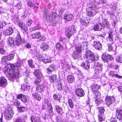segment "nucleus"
Listing matches in <instances>:
<instances>
[{
	"label": "nucleus",
	"mask_w": 122,
	"mask_h": 122,
	"mask_svg": "<svg viewBox=\"0 0 122 122\" xmlns=\"http://www.w3.org/2000/svg\"><path fill=\"white\" fill-rule=\"evenodd\" d=\"M22 61L20 58L18 60L16 65V67L13 64H9L3 69L5 73H7L12 78H17L20 76L19 70Z\"/></svg>",
	"instance_id": "f257e3e1"
},
{
	"label": "nucleus",
	"mask_w": 122,
	"mask_h": 122,
	"mask_svg": "<svg viewBox=\"0 0 122 122\" xmlns=\"http://www.w3.org/2000/svg\"><path fill=\"white\" fill-rule=\"evenodd\" d=\"M99 88L98 85L95 84H93L91 86V89L94 93L96 98L95 100L96 103L97 105H99L102 102V100L100 99L101 97V93L97 90Z\"/></svg>",
	"instance_id": "f03ea898"
},
{
	"label": "nucleus",
	"mask_w": 122,
	"mask_h": 122,
	"mask_svg": "<svg viewBox=\"0 0 122 122\" xmlns=\"http://www.w3.org/2000/svg\"><path fill=\"white\" fill-rule=\"evenodd\" d=\"M88 9L87 10V15L90 17L93 16L97 13L96 6L95 4L90 3L88 5Z\"/></svg>",
	"instance_id": "7ed1b4c3"
},
{
	"label": "nucleus",
	"mask_w": 122,
	"mask_h": 122,
	"mask_svg": "<svg viewBox=\"0 0 122 122\" xmlns=\"http://www.w3.org/2000/svg\"><path fill=\"white\" fill-rule=\"evenodd\" d=\"M76 26L73 25L69 27L66 31V36L70 38L73 33L76 32Z\"/></svg>",
	"instance_id": "20e7f679"
},
{
	"label": "nucleus",
	"mask_w": 122,
	"mask_h": 122,
	"mask_svg": "<svg viewBox=\"0 0 122 122\" xmlns=\"http://www.w3.org/2000/svg\"><path fill=\"white\" fill-rule=\"evenodd\" d=\"M5 117L8 120L11 119L13 116V113L12 108L9 107L5 111L4 113Z\"/></svg>",
	"instance_id": "39448f33"
},
{
	"label": "nucleus",
	"mask_w": 122,
	"mask_h": 122,
	"mask_svg": "<svg viewBox=\"0 0 122 122\" xmlns=\"http://www.w3.org/2000/svg\"><path fill=\"white\" fill-rule=\"evenodd\" d=\"M21 38L19 32L15 40L14 41L13 45L14 46H19L21 44Z\"/></svg>",
	"instance_id": "423d86ee"
},
{
	"label": "nucleus",
	"mask_w": 122,
	"mask_h": 122,
	"mask_svg": "<svg viewBox=\"0 0 122 122\" xmlns=\"http://www.w3.org/2000/svg\"><path fill=\"white\" fill-rule=\"evenodd\" d=\"M102 58L103 60L105 62H107L108 60H111L113 59V57L109 54H103L102 56Z\"/></svg>",
	"instance_id": "0eeeda50"
},
{
	"label": "nucleus",
	"mask_w": 122,
	"mask_h": 122,
	"mask_svg": "<svg viewBox=\"0 0 122 122\" xmlns=\"http://www.w3.org/2000/svg\"><path fill=\"white\" fill-rule=\"evenodd\" d=\"M84 57L86 58L88 61L91 59L92 62L94 61V60H96L98 58L97 57L95 58L93 54H85Z\"/></svg>",
	"instance_id": "6e6552de"
},
{
	"label": "nucleus",
	"mask_w": 122,
	"mask_h": 122,
	"mask_svg": "<svg viewBox=\"0 0 122 122\" xmlns=\"http://www.w3.org/2000/svg\"><path fill=\"white\" fill-rule=\"evenodd\" d=\"M109 34V38L108 40L112 42L114 41V40H116L117 39V37L116 35H115V36L113 34L112 32L111 31H110L108 32Z\"/></svg>",
	"instance_id": "1a4fd4ad"
},
{
	"label": "nucleus",
	"mask_w": 122,
	"mask_h": 122,
	"mask_svg": "<svg viewBox=\"0 0 122 122\" xmlns=\"http://www.w3.org/2000/svg\"><path fill=\"white\" fill-rule=\"evenodd\" d=\"M116 112L117 118L120 121L122 122V110L119 108H117Z\"/></svg>",
	"instance_id": "9d476101"
},
{
	"label": "nucleus",
	"mask_w": 122,
	"mask_h": 122,
	"mask_svg": "<svg viewBox=\"0 0 122 122\" xmlns=\"http://www.w3.org/2000/svg\"><path fill=\"white\" fill-rule=\"evenodd\" d=\"M7 80L4 77L0 78V86L4 87L7 85Z\"/></svg>",
	"instance_id": "9b49d317"
},
{
	"label": "nucleus",
	"mask_w": 122,
	"mask_h": 122,
	"mask_svg": "<svg viewBox=\"0 0 122 122\" xmlns=\"http://www.w3.org/2000/svg\"><path fill=\"white\" fill-rule=\"evenodd\" d=\"M56 67L55 65L53 64L51 65L47 69V73L49 74H51L52 72L55 70Z\"/></svg>",
	"instance_id": "f8f14e48"
},
{
	"label": "nucleus",
	"mask_w": 122,
	"mask_h": 122,
	"mask_svg": "<svg viewBox=\"0 0 122 122\" xmlns=\"http://www.w3.org/2000/svg\"><path fill=\"white\" fill-rule=\"evenodd\" d=\"M89 21V19L87 18H84L80 20L81 23L82 25H86Z\"/></svg>",
	"instance_id": "ddd939ff"
},
{
	"label": "nucleus",
	"mask_w": 122,
	"mask_h": 122,
	"mask_svg": "<svg viewBox=\"0 0 122 122\" xmlns=\"http://www.w3.org/2000/svg\"><path fill=\"white\" fill-rule=\"evenodd\" d=\"M114 100V98L113 97H107L105 100L106 102L107 105L111 104Z\"/></svg>",
	"instance_id": "4468645a"
},
{
	"label": "nucleus",
	"mask_w": 122,
	"mask_h": 122,
	"mask_svg": "<svg viewBox=\"0 0 122 122\" xmlns=\"http://www.w3.org/2000/svg\"><path fill=\"white\" fill-rule=\"evenodd\" d=\"M76 95L79 97H81L84 96V93L82 89H78L76 91Z\"/></svg>",
	"instance_id": "2eb2a0df"
},
{
	"label": "nucleus",
	"mask_w": 122,
	"mask_h": 122,
	"mask_svg": "<svg viewBox=\"0 0 122 122\" xmlns=\"http://www.w3.org/2000/svg\"><path fill=\"white\" fill-rule=\"evenodd\" d=\"M101 24V27L103 29H104L105 27H106L108 28L110 26L109 23L108 21L107 20L104 19L102 22Z\"/></svg>",
	"instance_id": "dca6fc26"
},
{
	"label": "nucleus",
	"mask_w": 122,
	"mask_h": 122,
	"mask_svg": "<svg viewBox=\"0 0 122 122\" xmlns=\"http://www.w3.org/2000/svg\"><path fill=\"white\" fill-rule=\"evenodd\" d=\"M45 88V87L43 85H41L36 86V90L37 92L41 93L44 91Z\"/></svg>",
	"instance_id": "f3484780"
},
{
	"label": "nucleus",
	"mask_w": 122,
	"mask_h": 122,
	"mask_svg": "<svg viewBox=\"0 0 122 122\" xmlns=\"http://www.w3.org/2000/svg\"><path fill=\"white\" fill-rule=\"evenodd\" d=\"M94 46L96 49L99 50L102 48L101 44L98 41H95L94 42Z\"/></svg>",
	"instance_id": "a211bd4d"
},
{
	"label": "nucleus",
	"mask_w": 122,
	"mask_h": 122,
	"mask_svg": "<svg viewBox=\"0 0 122 122\" xmlns=\"http://www.w3.org/2000/svg\"><path fill=\"white\" fill-rule=\"evenodd\" d=\"M13 30L12 27H10L7 30L4 31V34L5 35H10L12 34Z\"/></svg>",
	"instance_id": "6ab92c4d"
},
{
	"label": "nucleus",
	"mask_w": 122,
	"mask_h": 122,
	"mask_svg": "<svg viewBox=\"0 0 122 122\" xmlns=\"http://www.w3.org/2000/svg\"><path fill=\"white\" fill-rule=\"evenodd\" d=\"M17 98L18 99H21V101L24 102H26L27 100L26 96L22 94H20L17 95Z\"/></svg>",
	"instance_id": "aec40b11"
},
{
	"label": "nucleus",
	"mask_w": 122,
	"mask_h": 122,
	"mask_svg": "<svg viewBox=\"0 0 122 122\" xmlns=\"http://www.w3.org/2000/svg\"><path fill=\"white\" fill-rule=\"evenodd\" d=\"M57 76L56 75H53L49 76V79L51 83L55 82L56 80Z\"/></svg>",
	"instance_id": "412c9836"
},
{
	"label": "nucleus",
	"mask_w": 122,
	"mask_h": 122,
	"mask_svg": "<svg viewBox=\"0 0 122 122\" xmlns=\"http://www.w3.org/2000/svg\"><path fill=\"white\" fill-rule=\"evenodd\" d=\"M55 107L56 111L58 113L61 115L63 113V109L61 107L57 105H56Z\"/></svg>",
	"instance_id": "4be33fe9"
},
{
	"label": "nucleus",
	"mask_w": 122,
	"mask_h": 122,
	"mask_svg": "<svg viewBox=\"0 0 122 122\" xmlns=\"http://www.w3.org/2000/svg\"><path fill=\"white\" fill-rule=\"evenodd\" d=\"M30 86L28 83L26 84H24L21 86V89L22 91L26 90V91H29L30 89Z\"/></svg>",
	"instance_id": "5701e85b"
},
{
	"label": "nucleus",
	"mask_w": 122,
	"mask_h": 122,
	"mask_svg": "<svg viewBox=\"0 0 122 122\" xmlns=\"http://www.w3.org/2000/svg\"><path fill=\"white\" fill-rule=\"evenodd\" d=\"M101 26V23L96 24L93 26V29L95 31L100 30L102 29Z\"/></svg>",
	"instance_id": "b1692460"
},
{
	"label": "nucleus",
	"mask_w": 122,
	"mask_h": 122,
	"mask_svg": "<svg viewBox=\"0 0 122 122\" xmlns=\"http://www.w3.org/2000/svg\"><path fill=\"white\" fill-rule=\"evenodd\" d=\"M31 120L32 122H39L40 121V117L39 116H31Z\"/></svg>",
	"instance_id": "393cba45"
},
{
	"label": "nucleus",
	"mask_w": 122,
	"mask_h": 122,
	"mask_svg": "<svg viewBox=\"0 0 122 122\" xmlns=\"http://www.w3.org/2000/svg\"><path fill=\"white\" fill-rule=\"evenodd\" d=\"M88 61L84 62L81 65V66L86 70L88 69L90 67V64Z\"/></svg>",
	"instance_id": "a878e982"
},
{
	"label": "nucleus",
	"mask_w": 122,
	"mask_h": 122,
	"mask_svg": "<svg viewBox=\"0 0 122 122\" xmlns=\"http://www.w3.org/2000/svg\"><path fill=\"white\" fill-rule=\"evenodd\" d=\"M19 25L21 29L26 31L28 30L27 27L25 24L21 22L19 23Z\"/></svg>",
	"instance_id": "bb28decb"
},
{
	"label": "nucleus",
	"mask_w": 122,
	"mask_h": 122,
	"mask_svg": "<svg viewBox=\"0 0 122 122\" xmlns=\"http://www.w3.org/2000/svg\"><path fill=\"white\" fill-rule=\"evenodd\" d=\"M73 18V16L71 14H67L64 16V19L67 21H71Z\"/></svg>",
	"instance_id": "cd10ccee"
},
{
	"label": "nucleus",
	"mask_w": 122,
	"mask_h": 122,
	"mask_svg": "<svg viewBox=\"0 0 122 122\" xmlns=\"http://www.w3.org/2000/svg\"><path fill=\"white\" fill-rule=\"evenodd\" d=\"M60 62L61 63V65L63 68H66L67 70H70V66L68 64H65L64 63L65 62L61 60L60 61Z\"/></svg>",
	"instance_id": "c85d7f7f"
},
{
	"label": "nucleus",
	"mask_w": 122,
	"mask_h": 122,
	"mask_svg": "<svg viewBox=\"0 0 122 122\" xmlns=\"http://www.w3.org/2000/svg\"><path fill=\"white\" fill-rule=\"evenodd\" d=\"M80 47L81 48H83V49L84 48L86 50H87L88 48V42H82L81 44Z\"/></svg>",
	"instance_id": "c756f323"
},
{
	"label": "nucleus",
	"mask_w": 122,
	"mask_h": 122,
	"mask_svg": "<svg viewBox=\"0 0 122 122\" xmlns=\"http://www.w3.org/2000/svg\"><path fill=\"white\" fill-rule=\"evenodd\" d=\"M33 97L38 101H40L41 99V96L38 93L34 92L32 94Z\"/></svg>",
	"instance_id": "7c9ffc66"
},
{
	"label": "nucleus",
	"mask_w": 122,
	"mask_h": 122,
	"mask_svg": "<svg viewBox=\"0 0 122 122\" xmlns=\"http://www.w3.org/2000/svg\"><path fill=\"white\" fill-rule=\"evenodd\" d=\"M41 36V35L40 32H36L35 34H32L31 35V38L32 39L38 38Z\"/></svg>",
	"instance_id": "2f4dec72"
},
{
	"label": "nucleus",
	"mask_w": 122,
	"mask_h": 122,
	"mask_svg": "<svg viewBox=\"0 0 122 122\" xmlns=\"http://www.w3.org/2000/svg\"><path fill=\"white\" fill-rule=\"evenodd\" d=\"M109 74L112 77H115L118 78H122V76H120L118 74H115L114 72L113 71H110Z\"/></svg>",
	"instance_id": "473e14b6"
},
{
	"label": "nucleus",
	"mask_w": 122,
	"mask_h": 122,
	"mask_svg": "<svg viewBox=\"0 0 122 122\" xmlns=\"http://www.w3.org/2000/svg\"><path fill=\"white\" fill-rule=\"evenodd\" d=\"M34 74L38 78H39L41 76V73L39 70H35Z\"/></svg>",
	"instance_id": "72a5a7b5"
},
{
	"label": "nucleus",
	"mask_w": 122,
	"mask_h": 122,
	"mask_svg": "<svg viewBox=\"0 0 122 122\" xmlns=\"http://www.w3.org/2000/svg\"><path fill=\"white\" fill-rule=\"evenodd\" d=\"M8 45L9 46H12L13 45L14 41L13 40V38L12 37H10L8 39L7 41Z\"/></svg>",
	"instance_id": "f704fd0d"
},
{
	"label": "nucleus",
	"mask_w": 122,
	"mask_h": 122,
	"mask_svg": "<svg viewBox=\"0 0 122 122\" xmlns=\"http://www.w3.org/2000/svg\"><path fill=\"white\" fill-rule=\"evenodd\" d=\"M41 48L44 51L47 50L48 48V46L47 43H43L41 46Z\"/></svg>",
	"instance_id": "c9c22d12"
},
{
	"label": "nucleus",
	"mask_w": 122,
	"mask_h": 122,
	"mask_svg": "<svg viewBox=\"0 0 122 122\" xmlns=\"http://www.w3.org/2000/svg\"><path fill=\"white\" fill-rule=\"evenodd\" d=\"M67 79L69 83H72L74 80V77L72 75H70L67 77Z\"/></svg>",
	"instance_id": "e433bc0d"
},
{
	"label": "nucleus",
	"mask_w": 122,
	"mask_h": 122,
	"mask_svg": "<svg viewBox=\"0 0 122 122\" xmlns=\"http://www.w3.org/2000/svg\"><path fill=\"white\" fill-rule=\"evenodd\" d=\"M44 103L45 104H46L48 107H50L52 109V106L51 104L49 103V100L47 99H45L44 100Z\"/></svg>",
	"instance_id": "4c0bfd02"
},
{
	"label": "nucleus",
	"mask_w": 122,
	"mask_h": 122,
	"mask_svg": "<svg viewBox=\"0 0 122 122\" xmlns=\"http://www.w3.org/2000/svg\"><path fill=\"white\" fill-rule=\"evenodd\" d=\"M9 60L7 56H5L3 57L2 59V63L5 64H7V61Z\"/></svg>",
	"instance_id": "58836bf2"
},
{
	"label": "nucleus",
	"mask_w": 122,
	"mask_h": 122,
	"mask_svg": "<svg viewBox=\"0 0 122 122\" xmlns=\"http://www.w3.org/2000/svg\"><path fill=\"white\" fill-rule=\"evenodd\" d=\"M56 14V13H54L53 14V15H52V14L51 15H48V18H48V16H47V13H46V17L47 18L49 19H52L53 18L55 17V16Z\"/></svg>",
	"instance_id": "ea45409f"
},
{
	"label": "nucleus",
	"mask_w": 122,
	"mask_h": 122,
	"mask_svg": "<svg viewBox=\"0 0 122 122\" xmlns=\"http://www.w3.org/2000/svg\"><path fill=\"white\" fill-rule=\"evenodd\" d=\"M28 63L29 66L31 68H34L35 66L33 63V60L30 59L28 61Z\"/></svg>",
	"instance_id": "a19ab883"
},
{
	"label": "nucleus",
	"mask_w": 122,
	"mask_h": 122,
	"mask_svg": "<svg viewBox=\"0 0 122 122\" xmlns=\"http://www.w3.org/2000/svg\"><path fill=\"white\" fill-rule=\"evenodd\" d=\"M18 111L20 112H23L25 111L26 110V108L24 107H17Z\"/></svg>",
	"instance_id": "79ce46f5"
},
{
	"label": "nucleus",
	"mask_w": 122,
	"mask_h": 122,
	"mask_svg": "<svg viewBox=\"0 0 122 122\" xmlns=\"http://www.w3.org/2000/svg\"><path fill=\"white\" fill-rule=\"evenodd\" d=\"M68 103L69 106L71 109H73L74 107V105L71 99H69L68 101Z\"/></svg>",
	"instance_id": "37998d69"
},
{
	"label": "nucleus",
	"mask_w": 122,
	"mask_h": 122,
	"mask_svg": "<svg viewBox=\"0 0 122 122\" xmlns=\"http://www.w3.org/2000/svg\"><path fill=\"white\" fill-rule=\"evenodd\" d=\"M105 111V110L103 107H101L99 108V114L102 115Z\"/></svg>",
	"instance_id": "c03bdc74"
},
{
	"label": "nucleus",
	"mask_w": 122,
	"mask_h": 122,
	"mask_svg": "<svg viewBox=\"0 0 122 122\" xmlns=\"http://www.w3.org/2000/svg\"><path fill=\"white\" fill-rule=\"evenodd\" d=\"M41 26L39 25H38L35 27H34L30 29V30L33 31L35 30L39 29L40 28Z\"/></svg>",
	"instance_id": "a18cd8bd"
},
{
	"label": "nucleus",
	"mask_w": 122,
	"mask_h": 122,
	"mask_svg": "<svg viewBox=\"0 0 122 122\" xmlns=\"http://www.w3.org/2000/svg\"><path fill=\"white\" fill-rule=\"evenodd\" d=\"M2 19L1 18H0V28H2L3 27V26L5 25V22H2Z\"/></svg>",
	"instance_id": "49530a36"
},
{
	"label": "nucleus",
	"mask_w": 122,
	"mask_h": 122,
	"mask_svg": "<svg viewBox=\"0 0 122 122\" xmlns=\"http://www.w3.org/2000/svg\"><path fill=\"white\" fill-rule=\"evenodd\" d=\"M116 60L118 62H122V56H118L116 58Z\"/></svg>",
	"instance_id": "de8ad7c7"
},
{
	"label": "nucleus",
	"mask_w": 122,
	"mask_h": 122,
	"mask_svg": "<svg viewBox=\"0 0 122 122\" xmlns=\"http://www.w3.org/2000/svg\"><path fill=\"white\" fill-rule=\"evenodd\" d=\"M108 50L110 51H116V50L115 49H113L112 46L111 44H109L108 45Z\"/></svg>",
	"instance_id": "09e8293b"
},
{
	"label": "nucleus",
	"mask_w": 122,
	"mask_h": 122,
	"mask_svg": "<svg viewBox=\"0 0 122 122\" xmlns=\"http://www.w3.org/2000/svg\"><path fill=\"white\" fill-rule=\"evenodd\" d=\"M53 98L56 100L59 101L61 98L60 96L59 95H57L56 94H55L53 96Z\"/></svg>",
	"instance_id": "8fccbe9b"
},
{
	"label": "nucleus",
	"mask_w": 122,
	"mask_h": 122,
	"mask_svg": "<svg viewBox=\"0 0 122 122\" xmlns=\"http://www.w3.org/2000/svg\"><path fill=\"white\" fill-rule=\"evenodd\" d=\"M56 47L57 49L62 50L63 48L62 45L60 43H57L56 45Z\"/></svg>",
	"instance_id": "3c124183"
},
{
	"label": "nucleus",
	"mask_w": 122,
	"mask_h": 122,
	"mask_svg": "<svg viewBox=\"0 0 122 122\" xmlns=\"http://www.w3.org/2000/svg\"><path fill=\"white\" fill-rule=\"evenodd\" d=\"M102 65H101L99 66H97L96 67V69L97 71H98V72L99 73L101 72L102 70Z\"/></svg>",
	"instance_id": "603ef678"
},
{
	"label": "nucleus",
	"mask_w": 122,
	"mask_h": 122,
	"mask_svg": "<svg viewBox=\"0 0 122 122\" xmlns=\"http://www.w3.org/2000/svg\"><path fill=\"white\" fill-rule=\"evenodd\" d=\"M27 5L28 6L30 7H33L34 3L32 1H29L27 2Z\"/></svg>",
	"instance_id": "864d4df0"
},
{
	"label": "nucleus",
	"mask_w": 122,
	"mask_h": 122,
	"mask_svg": "<svg viewBox=\"0 0 122 122\" xmlns=\"http://www.w3.org/2000/svg\"><path fill=\"white\" fill-rule=\"evenodd\" d=\"M14 56V54H10L7 56L9 60L12 59Z\"/></svg>",
	"instance_id": "5fc2aeb1"
},
{
	"label": "nucleus",
	"mask_w": 122,
	"mask_h": 122,
	"mask_svg": "<svg viewBox=\"0 0 122 122\" xmlns=\"http://www.w3.org/2000/svg\"><path fill=\"white\" fill-rule=\"evenodd\" d=\"M98 121L99 122H102L104 120V119L102 117V115L98 114Z\"/></svg>",
	"instance_id": "6e6d98bb"
},
{
	"label": "nucleus",
	"mask_w": 122,
	"mask_h": 122,
	"mask_svg": "<svg viewBox=\"0 0 122 122\" xmlns=\"http://www.w3.org/2000/svg\"><path fill=\"white\" fill-rule=\"evenodd\" d=\"M33 22V21L30 19H29L26 22V24L29 26H30Z\"/></svg>",
	"instance_id": "4d7b16f0"
},
{
	"label": "nucleus",
	"mask_w": 122,
	"mask_h": 122,
	"mask_svg": "<svg viewBox=\"0 0 122 122\" xmlns=\"http://www.w3.org/2000/svg\"><path fill=\"white\" fill-rule=\"evenodd\" d=\"M75 51L77 53H79L81 52V51L79 47H77L75 48Z\"/></svg>",
	"instance_id": "13d9d810"
},
{
	"label": "nucleus",
	"mask_w": 122,
	"mask_h": 122,
	"mask_svg": "<svg viewBox=\"0 0 122 122\" xmlns=\"http://www.w3.org/2000/svg\"><path fill=\"white\" fill-rule=\"evenodd\" d=\"M72 56L74 59H78L79 58V56L78 54H73Z\"/></svg>",
	"instance_id": "bf43d9fd"
},
{
	"label": "nucleus",
	"mask_w": 122,
	"mask_h": 122,
	"mask_svg": "<svg viewBox=\"0 0 122 122\" xmlns=\"http://www.w3.org/2000/svg\"><path fill=\"white\" fill-rule=\"evenodd\" d=\"M42 61L44 63H48L51 62V60L50 59H46L42 60Z\"/></svg>",
	"instance_id": "052dcab7"
},
{
	"label": "nucleus",
	"mask_w": 122,
	"mask_h": 122,
	"mask_svg": "<svg viewBox=\"0 0 122 122\" xmlns=\"http://www.w3.org/2000/svg\"><path fill=\"white\" fill-rule=\"evenodd\" d=\"M94 65L97 67L101 66L102 65L99 63L98 62L96 61L95 62H94Z\"/></svg>",
	"instance_id": "680f3d73"
},
{
	"label": "nucleus",
	"mask_w": 122,
	"mask_h": 122,
	"mask_svg": "<svg viewBox=\"0 0 122 122\" xmlns=\"http://www.w3.org/2000/svg\"><path fill=\"white\" fill-rule=\"evenodd\" d=\"M5 52V51L2 47H0V53H3Z\"/></svg>",
	"instance_id": "e2e57ef3"
},
{
	"label": "nucleus",
	"mask_w": 122,
	"mask_h": 122,
	"mask_svg": "<svg viewBox=\"0 0 122 122\" xmlns=\"http://www.w3.org/2000/svg\"><path fill=\"white\" fill-rule=\"evenodd\" d=\"M107 14L108 15H109L111 17L113 16H114L115 15L114 12H111L110 11H107Z\"/></svg>",
	"instance_id": "0e129e2a"
},
{
	"label": "nucleus",
	"mask_w": 122,
	"mask_h": 122,
	"mask_svg": "<svg viewBox=\"0 0 122 122\" xmlns=\"http://www.w3.org/2000/svg\"><path fill=\"white\" fill-rule=\"evenodd\" d=\"M76 71L77 73V75H79V76L80 75L81 76V72L78 69H76Z\"/></svg>",
	"instance_id": "69168bd1"
},
{
	"label": "nucleus",
	"mask_w": 122,
	"mask_h": 122,
	"mask_svg": "<svg viewBox=\"0 0 122 122\" xmlns=\"http://www.w3.org/2000/svg\"><path fill=\"white\" fill-rule=\"evenodd\" d=\"M48 107L49 108V112L50 113V114L52 115H53L54 114L53 113V112L52 111L53 109V107H52V109H51V108H50V107Z\"/></svg>",
	"instance_id": "338daca9"
},
{
	"label": "nucleus",
	"mask_w": 122,
	"mask_h": 122,
	"mask_svg": "<svg viewBox=\"0 0 122 122\" xmlns=\"http://www.w3.org/2000/svg\"><path fill=\"white\" fill-rule=\"evenodd\" d=\"M57 87V89L58 90H60L62 89V86L61 84H58Z\"/></svg>",
	"instance_id": "774afa93"
}]
</instances>
